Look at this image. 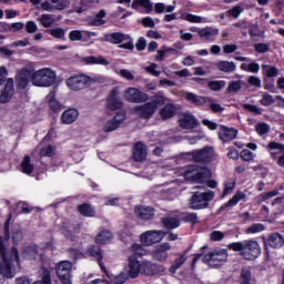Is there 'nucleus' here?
Masks as SVG:
<instances>
[{
	"label": "nucleus",
	"instance_id": "39448f33",
	"mask_svg": "<svg viewBox=\"0 0 284 284\" xmlns=\"http://www.w3.org/2000/svg\"><path fill=\"white\" fill-rule=\"evenodd\" d=\"M65 84L69 90L77 92L79 90H84L88 85H94V80L89 75H74L67 79Z\"/></svg>",
	"mask_w": 284,
	"mask_h": 284
},
{
	"label": "nucleus",
	"instance_id": "052dcab7",
	"mask_svg": "<svg viewBox=\"0 0 284 284\" xmlns=\"http://www.w3.org/2000/svg\"><path fill=\"white\" fill-rule=\"evenodd\" d=\"M119 74L120 77H122V79H125L126 81H134V72L128 69H121Z\"/></svg>",
	"mask_w": 284,
	"mask_h": 284
},
{
	"label": "nucleus",
	"instance_id": "5fc2aeb1",
	"mask_svg": "<svg viewBox=\"0 0 284 284\" xmlns=\"http://www.w3.org/2000/svg\"><path fill=\"white\" fill-rule=\"evenodd\" d=\"M54 39H65V30L62 28H55L48 31Z\"/></svg>",
	"mask_w": 284,
	"mask_h": 284
},
{
	"label": "nucleus",
	"instance_id": "20e7f679",
	"mask_svg": "<svg viewBox=\"0 0 284 284\" xmlns=\"http://www.w3.org/2000/svg\"><path fill=\"white\" fill-rule=\"evenodd\" d=\"M184 179L193 183H205V181L212 179V172L204 166L190 168L184 172Z\"/></svg>",
	"mask_w": 284,
	"mask_h": 284
},
{
	"label": "nucleus",
	"instance_id": "6e6552de",
	"mask_svg": "<svg viewBox=\"0 0 284 284\" xmlns=\"http://www.w3.org/2000/svg\"><path fill=\"white\" fill-rule=\"evenodd\" d=\"M41 8L45 12H57L70 8V0H44Z\"/></svg>",
	"mask_w": 284,
	"mask_h": 284
},
{
	"label": "nucleus",
	"instance_id": "f8f14e48",
	"mask_svg": "<svg viewBox=\"0 0 284 284\" xmlns=\"http://www.w3.org/2000/svg\"><path fill=\"white\" fill-rule=\"evenodd\" d=\"M193 160L196 163H210L214 160V149L206 146L202 150L193 151Z\"/></svg>",
	"mask_w": 284,
	"mask_h": 284
},
{
	"label": "nucleus",
	"instance_id": "9d476101",
	"mask_svg": "<svg viewBox=\"0 0 284 284\" xmlns=\"http://www.w3.org/2000/svg\"><path fill=\"white\" fill-rule=\"evenodd\" d=\"M165 237L163 231H146L140 236V241L144 245H154V243H161L162 239Z\"/></svg>",
	"mask_w": 284,
	"mask_h": 284
},
{
	"label": "nucleus",
	"instance_id": "a878e982",
	"mask_svg": "<svg viewBox=\"0 0 284 284\" xmlns=\"http://www.w3.org/2000/svg\"><path fill=\"white\" fill-rule=\"evenodd\" d=\"M79 119V111L77 109H69L64 111L61 115V121L64 125H70Z\"/></svg>",
	"mask_w": 284,
	"mask_h": 284
},
{
	"label": "nucleus",
	"instance_id": "f704fd0d",
	"mask_svg": "<svg viewBox=\"0 0 284 284\" xmlns=\"http://www.w3.org/2000/svg\"><path fill=\"white\" fill-rule=\"evenodd\" d=\"M185 261H187V256H185V254L180 255L179 257H176L173 262L171 267L169 268V272L171 274H176V271L180 270V267H183V265L185 264Z\"/></svg>",
	"mask_w": 284,
	"mask_h": 284
},
{
	"label": "nucleus",
	"instance_id": "338daca9",
	"mask_svg": "<svg viewBox=\"0 0 284 284\" xmlns=\"http://www.w3.org/2000/svg\"><path fill=\"white\" fill-rule=\"evenodd\" d=\"M241 284H250V270L243 268L240 277Z\"/></svg>",
	"mask_w": 284,
	"mask_h": 284
},
{
	"label": "nucleus",
	"instance_id": "f03ea898",
	"mask_svg": "<svg viewBox=\"0 0 284 284\" xmlns=\"http://www.w3.org/2000/svg\"><path fill=\"white\" fill-rule=\"evenodd\" d=\"M57 81V73L50 68H43L32 73L31 83L36 88H50Z\"/></svg>",
	"mask_w": 284,
	"mask_h": 284
},
{
	"label": "nucleus",
	"instance_id": "a18cd8bd",
	"mask_svg": "<svg viewBox=\"0 0 284 284\" xmlns=\"http://www.w3.org/2000/svg\"><path fill=\"white\" fill-rule=\"evenodd\" d=\"M184 21L189 23H205V18L192 13H186L183 16Z\"/></svg>",
	"mask_w": 284,
	"mask_h": 284
},
{
	"label": "nucleus",
	"instance_id": "c85d7f7f",
	"mask_svg": "<svg viewBox=\"0 0 284 284\" xmlns=\"http://www.w3.org/2000/svg\"><path fill=\"white\" fill-rule=\"evenodd\" d=\"M84 63H87V65H110V62L108 61V59L103 58V55L87 57V58H84Z\"/></svg>",
	"mask_w": 284,
	"mask_h": 284
},
{
	"label": "nucleus",
	"instance_id": "ddd939ff",
	"mask_svg": "<svg viewBox=\"0 0 284 284\" xmlns=\"http://www.w3.org/2000/svg\"><path fill=\"white\" fill-rule=\"evenodd\" d=\"M171 250H172V245H170V243L168 242H164L155 246V248L152 252V256L154 261H159L160 263H165V261H168V257L170 256L168 252H170Z\"/></svg>",
	"mask_w": 284,
	"mask_h": 284
},
{
	"label": "nucleus",
	"instance_id": "4d7b16f0",
	"mask_svg": "<svg viewBox=\"0 0 284 284\" xmlns=\"http://www.w3.org/2000/svg\"><path fill=\"white\" fill-rule=\"evenodd\" d=\"M241 12H243V8H241V6H235L233 9L226 11V17H233V19H239V17H241Z\"/></svg>",
	"mask_w": 284,
	"mask_h": 284
},
{
	"label": "nucleus",
	"instance_id": "13d9d810",
	"mask_svg": "<svg viewBox=\"0 0 284 284\" xmlns=\"http://www.w3.org/2000/svg\"><path fill=\"white\" fill-rule=\"evenodd\" d=\"M55 148L47 145L40 150V156H54Z\"/></svg>",
	"mask_w": 284,
	"mask_h": 284
},
{
	"label": "nucleus",
	"instance_id": "6e6d98bb",
	"mask_svg": "<svg viewBox=\"0 0 284 284\" xmlns=\"http://www.w3.org/2000/svg\"><path fill=\"white\" fill-rule=\"evenodd\" d=\"M253 48L255 52H257L258 54H265V52H270V44L267 43H263V42L255 43Z\"/></svg>",
	"mask_w": 284,
	"mask_h": 284
},
{
	"label": "nucleus",
	"instance_id": "4468645a",
	"mask_svg": "<svg viewBox=\"0 0 284 284\" xmlns=\"http://www.w3.org/2000/svg\"><path fill=\"white\" fill-rule=\"evenodd\" d=\"M124 271L131 278H136V276L141 274V262L136 255H131L129 257L128 266L124 268Z\"/></svg>",
	"mask_w": 284,
	"mask_h": 284
},
{
	"label": "nucleus",
	"instance_id": "c03bdc74",
	"mask_svg": "<svg viewBox=\"0 0 284 284\" xmlns=\"http://www.w3.org/2000/svg\"><path fill=\"white\" fill-rule=\"evenodd\" d=\"M260 103L264 108H270V105H274V103H276V100L274 99V97L272 94L266 92V93L262 94V99H261Z\"/></svg>",
	"mask_w": 284,
	"mask_h": 284
},
{
	"label": "nucleus",
	"instance_id": "49530a36",
	"mask_svg": "<svg viewBox=\"0 0 284 284\" xmlns=\"http://www.w3.org/2000/svg\"><path fill=\"white\" fill-rule=\"evenodd\" d=\"M112 232L110 231H102L98 236L95 237V241L98 243H109V241H112Z\"/></svg>",
	"mask_w": 284,
	"mask_h": 284
},
{
	"label": "nucleus",
	"instance_id": "864d4df0",
	"mask_svg": "<svg viewBox=\"0 0 284 284\" xmlns=\"http://www.w3.org/2000/svg\"><path fill=\"white\" fill-rule=\"evenodd\" d=\"M48 101H49V106L53 110V112H59L61 110V104L57 99H54V94H49L48 95Z\"/></svg>",
	"mask_w": 284,
	"mask_h": 284
},
{
	"label": "nucleus",
	"instance_id": "dca6fc26",
	"mask_svg": "<svg viewBox=\"0 0 284 284\" xmlns=\"http://www.w3.org/2000/svg\"><path fill=\"white\" fill-rule=\"evenodd\" d=\"M0 254L4 261V263H8V261H16V263H20L19 261V250L17 247H12L9 252H6V245L3 244V237L0 236Z\"/></svg>",
	"mask_w": 284,
	"mask_h": 284
},
{
	"label": "nucleus",
	"instance_id": "393cba45",
	"mask_svg": "<svg viewBox=\"0 0 284 284\" xmlns=\"http://www.w3.org/2000/svg\"><path fill=\"white\" fill-rule=\"evenodd\" d=\"M230 250L233 252H240L241 256L247 258V253L250 252V242H234L229 244Z\"/></svg>",
	"mask_w": 284,
	"mask_h": 284
},
{
	"label": "nucleus",
	"instance_id": "e433bc0d",
	"mask_svg": "<svg viewBox=\"0 0 284 284\" xmlns=\"http://www.w3.org/2000/svg\"><path fill=\"white\" fill-rule=\"evenodd\" d=\"M184 97L189 103H194V105H205L204 97L196 95L192 92H186Z\"/></svg>",
	"mask_w": 284,
	"mask_h": 284
},
{
	"label": "nucleus",
	"instance_id": "f257e3e1",
	"mask_svg": "<svg viewBox=\"0 0 284 284\" xmlns=\"http://www.w3.org/2000/svg\"><path fill=\"white\" fill-rule=\"evenodd\" d=\"M166 101L168 99L163 92H159L153 101L133 108V112H135L138 116H141L142 119H152V116H154L156 113V110H159V103H165Z\"/></svg>",
	"mask_w": 284,
	"mask_h": 284
},
{
	"label": "nucleus",
	"instance_id": "69168bd1",
	"mask_svg": "<svg viewBox=\"0 0 284 284\" xmlns=\"http://www.w3.org/2000/svg\"><path fill=\"white\" fill-rule=\"evenodd\" d=\"M209 88L211 90L219 91L222 88H225V82L224 81H211V82H209Z\"/></svg>",
	"mask_w": 284,
	"mask_h": 284
},
{
	"label": "nucleus",
	"instance_id": "0e129e2a",
	"mask_svg": "<svg viewBox=\"0 0 284 284\" xmlns=\"http://www.w3.org/2000/svg\"><path fill=\"white\" fill-rule=\"evenodd\" d=\"M265 230V225L262 223H254L250 226V234H258V232H263Z\"/></svg>",
	"mask_w": 284,
	"mask_h": 284
},
{
	"label": "nucleus",
	"instance_id": "774afa93",
	"mask_svg": "<svg viewBox=\"0 0 284 284\" xmlns=\"http://www.w3.org/2000/svg\"><path fill=\"white\" fill-rule=\"evenodd\" d=\"M234 185H236V182H234L233 180L227 181L225 183V189L223 191L222 196H227V194H230V192L234 190Z\"/></svg>",
	"mask_w": 284,
	"mask_h": 284
},
{
	"label": "nucleus",
	"instance_id": "9b49d317",
	"mask_svg": "<svg viewBox=\"0 0 284 284\" xmlns=\"http://www.w3.org/2000/svg\"><path fill=\"white\" fill-rule=\"evenodd\" d=\"M191 31L197 32L200 39H203V41H216L220 33L219 28L214 27H205L202 29L193 28Z\"/></svg>",
	"mask_w": 284,
	"mask_h": 284
},
{
	"label": "nucleus",
	"instance_id": "2f4dec72",
	"mask_svg": "<svg viewBox=\"0 0 284 284\" xmlns=\"http://www.w3.org/2000/svg\"><path fill=\"white\" fill-rule=\"evenodd\" d=\"M215 68L220 70V72L230 73L236 70V64L230 61H220L215 63Z\"/></svg>",
	"mask_w": 284,
	"mask_h": 284
},
{
	"label": "nucleus",
	"instance_id": "aec40b11",
	"mask_svg": "<svg viewBox=\"0 0 284 284\" xmlns=\"http://www.w3.org/2000/svg\"><path fill=\"white\" fill-rule=\"evenodd\" d=\"M135 212V216H138V219H141L142 221H152V219H154V209L151 206H135L134 209Z\"/></svg>",
	"mask_w": 284,
	"mask_h": 284
},
{
	"label": "nucleus",
	"instance_id": "09e8293b",
	"mask_svg": "<svg viewBox=\"0 0 284 284\" xmlns=\"http://www.w3.org/2000/svg\"><path fill=\"white\" fill-rule=\"evenodd\" d=\"M130 278V275L125 271H122L120 274L112 277V282L114 284H123L128 282Z\"/></svg>",
	"mask_w": 284,
	"mask_h": 284
},
{
	"label": "nucleus",
	"instance_id": "72a5a7b5",
	"mask_svg": "<svg viewBox=\"0 0 284 284\" xmlns=\"http://www.w3.org/2000/svg\"><path fill=\"white\" fill-rule=\"evenodd\" d=\"M162 223L164 226H166L169 230H176L179 225H181V221L179 220V216H166L162 219Z\"/></svg>",
	"mask_w": 284,
	"mask_h": 284
},
{
	"label": "nucleus",
	"instance_id": "c756f323",
	"mask_svg": "<svg viewBox=\"0 0 284 284\" xmlns=\"http://www.w3.org/2000/svg\"><path fill=\"white\" fill-rule=\"evenodd\" d=\"M38 21L43 28H52L53 23H57V17L50 13H43L38 18Z\"/></svg>",
	"mask_w": 284,
	"mask_h": 284
},
{
	"label": "nucleus",
	"instance_id": "680f3d73",
	"mask_svg": "<svg viewBox=\"0 0 284 284\" xmlns=\"http://www.w3.org/2000/svg\"><path fill=\"white\" fill-rule=\"evenodd\" d=\"M166 52H176V50L172 48H168L165 50H158L155 55V61H164Z\"/></svg>",
	"mask_w": 284,
	"mask_h": 284
},
{
	"label": "nucleus",
	"instance_id": "a211bd4d",
	"mask_svg": "<svg viewBox=\"0 0 284 284\" xmlns=\"http://www.w3.org/2000/svg\"><path fill=\"white\" fill-rule=\"evenodd\" d=\"M14 97V80L9 78L0 94V103H8Z\"/></svg>",
	"mask_w": 284,
	"mask_h": 284
},
{
	"label": "nucleus",
	"instance_id": "bb28decb",
	"mask_svg": "<svg viewBox=\"0 0 284 284\" xmlns=\"http://www.w3.org/2000/svg\"><path fill=\"white\" fill-rule=\"evenodd\" d=\"M267 150H280L282 154L277 159L276 163L280 168H284V144L280 142L272 141L267 144Z\"/></svg>",
	"mask_w": 284,
	"mask_h": 284
},
{
	"label": "nucleus",
	"instance_id": "f3484780",
	"mask_svg": "<svg viewBox=\"0 0 284 284\" xmlns=\"http://www.w3.org/2000/svg\"><path fill=\"white\" fill-rule=\"evenodd\" d=\"M125 121V113H116L115 116L105 122L103 125L104 132H114V130H119L121 128V123Z\"/></svg>",
	"mask_w": 284,
	"mask_h": 284
},
{
	"label": "nucleus",
	"instance_id": "ea45409f",
	"mask_svg": "<svg viewBox=\"0 0 284 284\" xmlns=\"http://www.w3.org/2000/svg\"><path fill=\"white\" fill-rule=\"evenodd\" d=\"M131 8L133 10H139V8H144L148 12H152V2L150 0H133Z\"/></svg>",
	"mask_w": 284,
	"mask_h": 284
},
{
	"label": "nucleus",
	"instance_id": "e2e57ef3",
	"mask_svg": "<svg viewBox=\"0 0 284 284\" xmlns=\"http://www.w3.org/2000/svg\"><path fill=\"white\" fill-rule=\"evenodd\" d=\"M39 30V27L37 26V22L34 21H28L26 23V31L28 34H34Z\"/></svg>",
	"mask_w": 284,
	"mask_h": 284
},
{
	"label": "nucleus",
	"instance_id": "473e14b6",
	"mask_svg": "<svg viewBox=\"0 0 284 284\" xmlns=\"http://www.w3.org/2000/svg\"><path fill=\"white\" fill-rule=\"evenodd\" d=\"M89 254H91V256H94V258H97L102 272H105V265H103V262H101L103 261V253L101 252V248H99V246H91L89 247Z\"/></svg>",
	"mask_w": 284,
	"mask_h": 284
},
{
	"label": "nucleus",
	"instance_id": "37998d69",
	"mask_svg": "<svg viewBox=\"0 0 284 284\" xmlns=\"http://www.w3.org/2000/svg\"><path fill=\"white\" fill-rule=\"evenodd\" d=\"M273 196H278V191L272 190L270 192L257 195L256 203H265V201H268V199H273Z\"/></svg>",
	"mask_w": 284,
	"mask_h": 284
},
{
	"label": "nucleus",
	"instance_id": "4be33fe9",
	"mask_svg": "<svg viewBox=\"0 0 284 284\" xmlns=\"http://www.w3.org/2000/svg\"><path fill=\"white\" fill-rule=\"evenodd\" d=\"M180 126L183 128V130H194L196 125H199V122L194 118V115L190 113H184L180 120H179Z\"/></svg>",
	"mask_w": 284,
	"mask_h": 284
},
{
	"label": "nucleus",
	"instance_id": "6ab92c4d",
	"mask_svg": "<svg viewBox=\"0 0 284 284\" xmlns=\"http://www.w3.org/2000/svg\"><path fill=\"white\" fill-rule=\"evenodd\" d=\"M119 89H112V91L109 94V98L106 100V108L108 110H121L123 108V102L118 97Z\"/></svg>",
	"mask_w": 284,
	"mask_h": 284
},
{
	"label": "nucleus",
	"instance_id": "8fccbe9b",
	"mask_svg": "<svg viewBox=\"0 0 284 284\" xmlns=\"http://www.w3.org/2000/svg\"><path fill=\"white\" fill-rule=\"evenodd\" d=\"M264 90L272 92V94H276V85L274 84V79L272 78H264Z\"/></svg>",
	"mask_w": 284,
	"mask_h": 284
},
{
	"label": "nucleus",
	"instance_id": "2eb2a0df",
	"mask_svg": "<svg viewBox=\"0 0 284 284\" xmlns=\"http://www.w3.org/2000/svg\"><path fill=\"white\" fill-rule=\"evenodd\" d=\"M30 80L32 81V72L30 69H22L16 75L17 88L20 90H26L30 85Z\"/></svg>",
	"mask_w": 284,
	"mask_h": 284
},
{
	"label": "nucleus",
	"instance_id": "b1692460",
	"mask_svg": "<svg viewBox=\"0 0 284 284\" xmlns=\"http://www.w3.org/2000/svg\"><path fill=\"white\" fill-rule=\"evenodd\" d=\"M236 134H239V131H236L235 129L221 126L219 131V139H221V141H224V143H227L229 141H234Z\"/></svg>",
	"mask_w": 284,
	"mask_h": 284
},
{
	"label": "nucleus",
	"instance_id": "a19ab883",
	"mask_svg": "<svg viewBox=\"0 0 284 284\" xmlns=\"http://www.w3.org/2000/svg\"><path fill=\"white\" fill-rule=\"evenodd\" d=\"M21 172H23V174H32V172H34V165L30 163L28 155H26L21 162Z\"/></svg>",
	"mask_w": 284,
	"mask_h": 284
},
{
	"label": "nucleus",
	"instance_id": "7ed1b4c3",
	"mask_svg": "<svg viewBox=\"0 0 284 284\" xmlns=\"http://www.w3.org/2000/svg\"><path fill=\"white\" fill-rule=\"evenodd\" d=\"M210 201H214V191H196L190 199V207L191 210H205L210 205Z\"/></svg>",
	"mask_w": 284,
	"mask_h": 284
},
{
	"label": "nucleus",
	"instance_id": "423d86ee",
	"mask_svg": "<svg viewBox=\"0 0 284 284\" xmlns=\"http://www.w3.org/2000/svg\"><path fill=\"white\" fill-rule=\"evenodd\" d=\"M57 276L62 284H72V262L61 261L55 265Z\"/></svg>",
	"mask_w": 284,
	"mask_h": 284
},
{
	"label": "nucleus",
	"instance_id": "1a4fd4ad",
	"mask_svg": "<svg viewBox=\"0 0 284 284\" xmlns=\"http://www.w3.org/2000/svg\"><path fill=\"white\" fill-rule=\"evenodd\" d=\"M262 241L265 250H267V246L272 247L273 250H281V247L284 245V236L278 232L271 233L267 237L262 236Z\"/></svg>",
	"mask_w": 284,
	"mask_h": 284
},
{
	"label": "nucleus",
	"instance_id": "603ef678",
	"mask_svg": "<svg viewBox=\"0 0 284 284\" xmlns=\"http://www.w3.org/2000/svg\"><path fill=\"white\" fill-rule=\"evenodd\" d=\"M245 194L239 192L235 194L231 200H229L225 204L224 207H232L239 203L242 199H244Z\"/></svg>",
	"mask_w": 284,
	"mask_h": 284
},
{
	"label": "nucleus",
	"instance_id": "58836bf2",
	"mask_svg": "<svg viewBox=\"0 0 284 284\" xmlns=\"http://www.w3.org/2000/svg\"><path fill=\"white\" fill-rule=\"evenodd\" d=\"M108 41H110V43H123V41H130V36L115 32L108 36Z\"/></svg>",
	"mask_w": 284,
	"mask_h": 284
},
{
	"label": "nucleus",
	"instance_id": "de8ad7c7",
	"mask_svg": "<svg viewBox=\"0 0 284 284\" xmlns=\"http://www.w3.org/2000/svg\"><path fill=\"white\" fill-rule=\"evenodd\" d=\"M78 210L82 216H94V209L90 204H82L78 206Z\"/></svg>",
	"mask_w": 284,
	"mask_h": 284
},
{
	"label": "nucleus",
	"instance_id": "3c124183",
	"mask_svg": "<svg viewBox=\"0 0 284 284\" xmlns=\"http://www.w3.org/2000/svg\"><path fill=\"white\" fill-rule=\"evenodd\" d=\"M255 131L257 132V134L260 136H263V135L267 134V132H270V124H267L265 122L257 123L255 125Z\"/></svg>",
	"mask_w": 284,
	"mask_h": 284
},
{
	"label": "nucleus",
	"instance_id": "79ce46f5",
	"mask_svg": "<svg viewBox=\"0 0 284 284\" xmlns=\"http://www.w3.org/2000/svg\"><path fill=\"white\" fill-rule=\"evenodd\" d=\"M9 263L10 261H8L7 264L3 266L0 257V274H3L6 278H13L14 274L12 273V266Z\"/></svg>",
	"mask_w": 284,
	"mask_h": 284
},
{
	"label": "nucleus",
	"instance_id": "412c9836",
	"mask_svg": "<svg viewBox=\"0 0 284 284\" xmlns=\"http://www.w3.org/2000/svg\"><path fill=\"white\" fill-rule=\"evenodd\" d=\"M92 37H98L97 32L73 30L69 33L70 41H89Z\"/></svg>",
	"mask_w": 284,
	"mask_h": 284
},
{
	"label": "nucleus",
	"instance_id": "7c9ffc66",
	"mask_svg": "<svg viewBox=\"0 0 284 284\" xmlns=\"http://www.w3.org/2000/svg\"><path fill=\"white\" fill-rule=\"evenodd\" d=\"M227 261V251H213V267L221 265V263H225Z\"/></svg>",
	"mask_w": 284,
	"mask_h": 284
},
{
	"label": "nucleus",
	"instance_id": "4c0bfd02",
	"mask_svg": "<svg viewBox=\"0 0 284 284\" xmlns=\"http://www.w3.org/2000/svg\"><path fill=\"white\" fill-rule=\"evenodd\" d=\"M261 256V245L256 241H250V261H254Z\"/></svg>",
	"mask_w": 284,
	"mask_h": 284
},
{
	"label": "nucleus",
	"instance_id": "cd10ccee",
	"mask_svg": "<svg viewBox=\"0 0 284 284\" xmlns=\"http://www.w3.org/2000/svg\"><path fill=\"white\" fill-rule=\"evenodd\" d=\"M105 17H108V12L104 11V9L100 10L95 17L89 18L88 23L89 26H105Z\"/></svg>",
	"mask_w": 284,
	"mask_h": 284
},
{
	"label": "nucleus",
	"instance_id": "5701e85b",
	"mask_svg": "<svg viewBox=\"0 0 284 284\" xmlns=\"http://www.w3.org/2000/svg\"><path fill=\"white\" fill-rule=\"evenodd\" d=\"M133 159L134 161L141 162L148 159V149L145 144L138 142L133 146Z\"/></svg>",
	"mask_w": 284,
	"mask_h": 284
},
{
	"label": "nucleus",
	"instance_id": "c9c22d12",
	"mask_svg": "<svg viewBox=\"0 0 284 284\" xmlns=\"http://www.w3.org/2000/svg\"><path fill=\"white\" fill-rule=\"evenodd\" d=\"M176 114V106L174 104H166L161 111L160 116L165 121L172 119Z\"/></svg>",
	"mask_w": 284,
	"mask_h": 284
},
{
	"label": "nucleus",
	"instance_id": "0eeeda50",
	"mask_svg": "<svg viewBox=\"0 0 284 284\" xmlns=\"http://www.w3.org/2000/svg\"><path fill=\"white\" fill-rule=\"evenodd\" d=\"M124 99L130 103H145L150 95L136 88L130 87L124 91Z\"/></svg>",
	"mask_w": 284,
	"mask_h": 284
},
{
	"label": "nucleus",
	"instance_id": "bf43d9fd",
	"mask_svg": "<svg viewBox=\"0 0 284 284\" xmlns=\"http://www.w3.org/2000/svg\"><path fill=\"white\" fill-rule=\"evenodd\" d=\"M158 68H159V64L151 63V65L145 67L144 70L149 74H152V77H161V71H156Z\"/></svg>",
	"mask_w": 284,
	"mask_h": 284
}]
</instances>
